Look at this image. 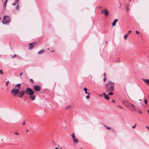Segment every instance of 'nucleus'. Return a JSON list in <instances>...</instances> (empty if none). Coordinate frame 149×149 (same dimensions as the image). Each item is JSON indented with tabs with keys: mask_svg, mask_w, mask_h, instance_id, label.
I'll use <instances>...</instances> for the list:
<instances>
[{
	"mask_svg": "<svg viewBox=\"0 0 149 149\" xmlns=\"http://www.w3.org/2000/svg\"><path fill=\"white\" fill-rule=\"evenodd\" d=\"M15 134L18 135L19 134L18 132H16L15 133Z\"/></svg>",
	"mask_w": 149,
	"mask_h": 149,
	"instance_id": "obj_43",
	"label": "nucleus"
},
{
	"mask_svg": "<svg viewBox=\"0 0 149 149\" xmlns=\"http://www.w3.org/2000/svg\"><path fill=\"white\" fill-rule=\"evenodd\" d=\"M104 14L106 17H107L109 15V13L108 12V10L107 9H104Z\"/></svg>",
	"mask_w": 149,
	"mask_h": 149,
	"instance_id": "obj_8",
	"label": "nucleus"
},
{
	"mask_svg": "<svg viewBox=\"0 0 149 149\" xmlns=\"http://www.w3.org/2000/svg\"><path fill=\"white\" fill-rule=\"evenodd\" d=\"M9 82V81H8L6 82V84L7 86H8Z\"/></svg>",
	"mask_w": 149,
	"mask_h": 149,
	"instance_id": "obj_28",
	"label": "nucleus"
},
{
	"mask_svg": "<svg viewBox=\"0 0 149 149\" xmlns=\"http://www.w3.org/2000/svg\"><path fill=\"white\" fill-rule=\"evenodd\" d=\"M129 8L128 7H127V8L126 9V11H127V12L128 11H129Z\"/></svg>",
	"mask_w": 149,
	"mask_h": 149,
	"instance_id": "obj_36",
	"label": "nucleus"
},
{
	"mask_svg": "<svg viewBox=\"0 0 149 149\" xmlns=\"http://www.w3.org/2000/svg\"><path fill=\"white\" fill-rule=\"evenodd\" d=\"M28 131H29V130H26V132H28Z\"/></svg>",
	"mask_w": 149,
	"mask_h": 149,
	"instance_id": "obj_47",
	"label": "nucleus"
},
{
	"mask_svg": "<svg viewBox=\"0 0 149 149\" xmlns=\"http://www.w3.org/2000/svg\"><path fill=\"white\" fill-rule=\"evenodd\" d=\"M15 1H16V2H18L19 1V0H15Z\"/></svg>",
	"mask_w": 149,
	"mask_h": 149,
	"instance_id": "obj_46",
	"label": "nucleus"
},
{
	"mask_svg": "<svg viewBox=\"0 0 149 149\" xmlns=\"http://www.w3.org/2000/svg\"><path fill=\"white\" fill-rule=\"evenodd\" d=\"M136 34H139V32L138 31H136Z\"/></svg>",
	"mask_w": 149,
	"mask_h": 149,
	"instance_id": "obj_34",
	"label": "nucleus"
},
{
	"mask_svg": "<svg viewBox=\"0 0 149 149\" xmlns=\"http://www.w3.org/2000/svg\"><path fill=\"white\" fill-rule=\"evenodd\" d=\"M118 19H115L114 20V21L112 23V25L113 26H114L116 25V22L118 21Z\"/></svg>",
	"mask_w": 149,
	"mask_h": 149,
	"instance_id": "obj_12",
	"label": "nucleus"
},
{
	"mask_svg": "<svg viewBox=\"0 0 149 149\" xmlns=\"http://www.w3.org/2000/svg\"><path fill=\"white\" fill-rule=\"evenodd\" d=\"M103 95L104 98L107 100H109V97L107 95H106L105 93H103Z\"/></svg>",
	"mask_w": 149,
	"mask_h": 149,
	"instance_id": "obj_11",
	"label": "nucleus"
},
{
	"mask_svg": "<svg viewBox=\"0 0 149 149\" xmlns=\"http://www.w3.org/2000/svg\"><path fill=\"white\" fill-rule=\"evenodd\" d=\"M34 88L36 91H39L40 90L41 87L39 85H36L34 86Z\"/></svg>",
	"mask_w": 149,
	"mask_h": 149,
	"instance_id": "obj_6",
	"label": "nucleus"
},
{
	"mask_svg": "<svg viewBox=\"0 0 149 149\" xmlns=\"http://www.w3.org/2000/svg\"><path fill=\"white\" fill-rule=\"evenodd\" d=\"M10 21V18L9 16L7 15L5 16L2 19V22L4 24H6L9 23Z\"/></svg>",
	"mask_w": 149,
	"mask_h": 149,
	"instance_id": "obj_3",
	"label": "nucleus"
},
{
	"mask_svg": "<svg viewBox=\"0 0 149 149\" xmlns=\"http://www.w3.org/2000/svg\"><path fill=\"white\" fill-rule=\"evenodd\" d=\"M144 103L145 104H147V100L146 99H145L144 100Z\"/></svg>",
	"mask_w": 149,
	"mask_h": 149,
	"instance_id": "obj_32",
	"label": "nucleus"
},
{
	"mask_svg": "<svg viewBox=\"0 0 149 149\" xmlns=\"http://www.w3.org/2000/svg\"><path fill=\"white\" fill-rule=\"evenodd\" d=\"M148 112L149 114V109L148 110Z\"/></svg>",
	"mask_w": 149,
	"mask_h": 149,
	"instance_id": "obj_45",
	"label": "nucleus"
},
{
	"mask_svg": "<svg viewBox=\"0 0 149 149\" xmlns=\"http://www.w3.org/2000/svg\"><path fill=\"white\" fill-rule=\"evenodd\" d=\"M30 81L31 82H32L33 83H34V81H33V79H30Z\"/></svg>",
	"mask_w": 149,
	"mask_h": 149,
	"instance_id": "obj_31",
	"label": "nucleus"
},
{
	"mask_svg": "<svg viewBox=\"0 0 149 149\" xmlns=\"http://www.w3.org/2000/svg\"><path fill=\"white\" fill-rule=\"evenodd\" d=\"M20 86V84H16L15 86V88L12 89L11 92L14 97H17L20 98H22L25 94V91L23 90L19 91L21 89Z\"/></svg>",
	"mask_w": 149,
	"mask_h": 149,
	"instance_id": "obj_1",
	"label": "nucleus"
},
{
	"mask_svg": "<svg viewBox=\"0 0 149 149\" xmlns=\"http://www.w3.org/2000/svg\"><path fill=\"white\" fill-rule=\"evenodd\" d=\"M114 83L110 81H109L106 85V92H112L114 89Z\"/></svg>",
	"mask_w": 149,
	"mask_h": 149,
	"instance_id": "obj_2",
	"label": "nucleus"
},
{
	"mask_svg": "<svg viewBox=\"0 0 149 149\" xmlns=\"http://www.w3.org/2000/svg\"><path fill=\"white\" fill-rule=\"evenodd\" d=\"M128 105L130 107H132V108L134 109L135 111H136V109L135 108V106L134 105L130 103H129Z\"/></svg>",
	"mask_w": 149,
	"mask_h": 149,
	"instance_id": "obj_9",
	"label": "nucleus"
},
{
	"mask_svg": "<svg viewBox=\"0 0 149 149\" xmlns=\"http://www.w3.org/2000/svg\"><path fill=\"white\" fill-rule=\"evenodd\" d=\"M61 148H62L61 147L60 148V149H61Z\"/></svg>",
	"mask_w": 149,
	"mask_h": 149,
	"instance_id": "obj_50",
	"label": "nucleus"
},
{
	"mask_svg": "<svg viewBox=\"0 0 149 149\" xmlns=\"http://www.w3.org/2000/svg\"><path fill=\"white\" fill-rule=\"evenodd\" d=\"M44 52H45V51L44 50H42L41 51H40L39 52H38V54H42Z\"/></svg>",
	"mask_w": 149,
	"mask_h": 149,
	"instance_id": "obj_14",
	"label": "nucleus"
},
{
	"mask_svg": "<svg viewBox=\"0 0 149 149\" xmlns=\"http://www.w3.org/2000/svg\"><path fill=\"white\" fill-rule=\"evenodd\" d=\"M25 94L27 95H33L35 93L30 88H27L25 91Z\"/></svg>",
	"mask_w": 149,
	"mask_h": 149,
	"instance_id": "obj_4",
	"label": "nucleus"
},
{
	"mask_svg": "<svg viewBox=\"0 0 149 149\" xmlns=\"http://www.w3.org/2000/svg\"><path fill=\"white\" fill-rule=\"evenodd\" d=\"M142 80L146 83L147 85L148 86H149V79H143Z\"/></svg>",
	"mask_w": 149,
	"mask_h": 149,
	"instance_id": "obj_10",
	"label": "nucleus"
},
{
	"mask_svg": "<svg viewBox=\"0 0 149 149\" xmlns=\"http://www.w3.org/2000/svg\"><path fill=\"white\" fill-rule=\"evenodd\" d=\"M54 51H51V52H54Z\"/></svg>",
	"mask_w": 149,
	"mask_h": 149,
	"instance_id": "obj_48",
	"label": "nucleus"
},
{
	"mask_svg": "<svg viewBox=\"0 0 149 149\" xmlns=\"http://www.w3.org/2000/svg\"><path fill=\"white\" fill-rule=\"evenodd\" d=\"M11 56L12 58H13L17 56V55L16 54H15L14 55H11Z\"/></svg>",
	"mask_w": 149,
	"mask_h": 149,
	"instance_id": "obj_23",
	"label": "nucleus"
},
{
	"mask_svg": "<svg viewBox=\"0 0 149 149\" xmlns=\"http://www.w3.org/2000/svg\"><path fill=\"white\" fill-rule=\"evenodd\" d=\"M112 102H113L115 103V101L114 100H112Z\"/></svg>",
	"mask_w": 149,
	"mask_h": 149,
	"instance_id": "obj_41",
	"label": "nucleus"
},
{
	"mask_svg": "<svg viewBox=\"0 0 149 149\" xmlns=\"http://www.w3.org/2000/svg\"><path fill=\"white\" fill-rule=\"evenodd\" d=\"M2 1H3V0H1Z\"/></svg>",
	"mask_w": 149,
	"mask_h": 149,
	"instance_id": "obj_51",
	"label": "nucleus"
},
{
	"mask_svg": "<svg viewBox=\"0 0 149 149\" xmlns=\"http://www.w3.org/2000/svg\"><path fill=\"white\" fill-rule=\"evenodd\" d=\"M81 149H82V148H81Z\"/></svg>",
	"mask_w": 149,
	"mask_h": 149,
	"instance_id": "obj_52",
	"label": "nucleus"
},
{
	"mask_svg": "<svg viewBox=\"0 0 149 149\" xmlns=\"http://www.w3.org/2000/svg\"><path fill=\"white\" fill-rule=\"evenodd\" d=\"M18 3V2H16V1H15V2L14 3H13L12 4L13 6L15 5L17 3Z\"/></svg>",
	"mask_w": 149,
	"mask_h": 149,
	"instance_id": "obj_19",
	"label": "nucleus"
},
{
	"mask_svg": "<svg viewBox=\"0 0 149 149\" xmlns=\"http://www.w3.org/2000/svg\"><path fill=\"white\" fill-rule=\"evenodd\" d=\"M23 74V72H21L19 74V75L20 76H22V74Z\"/></svg>",
	"mask_w": 149,
	"mask_h": 149,
	"instance_id": "obj_37",
	"label": "nucleus"
},
{
	"mask_svg": "<svg viewBox=\"0 0 149 149\" xmlns=\"http://www.w3.org/2000/svg\"><path fill=\"white\" fill-rule=\"evenodd\" d=\"M104 126L105 127L106 129H107V130H110V127L106 126L105 125Z\"/></svg>",
	"mask_w": 149,
	"mask_h": 149,
	"instance_id": "obj_24",
	"label": "nucleus"
},
{
	"mask_svg": "<svg viewBox=\"0 0 149 149\" xmlns=\"http://www.w3.org/2000/svg\"><path fill=\"white\" fill-rule=\"evenodd\" d=\"M84 90L85 91V93L86 94H87L88 93V92L87 91V88H86V87L84 88Z\"/></svg>",
	"mask_w": 149,
	"mask_h": 149,
	"instance_id": "obj_16",
	"label": "nucleus"
},
{
	"mask_svg": "<svg viewBox=\"0 0 149 149\" xmlns=\"http://www.w3.org/2000/svg\"><path fill=\"white\" fill-rule=\"evenodd\" d=\"M128 36V34H126L124 36V38L125 39H127V37Z\"/></svg>",
	"mask_w": 149,
	"mask_h": 149,
	"instance_id": "obj_21",
	"label": "nucleus"
},
{
	"mask_svg": "<svg viewBox=\"0 0 149 149\" xmlns=\"http://www.w3.org/2000/svg\"><path fill=\"white\" fill-rule=\"evenodd\" d=\"M54 149H59V148L56 147Z\"/></svg>",
	"mask_w": 149,
	"mask_h": 149,
	"instance_id": "obj_44",
	"label": "nucleus"
},
{
	"mask_svg": "<svg viewBox=\"0 0 149 149\" xmlns=\"http://www.w3.org/2000/svg\"><path fill=\"white\" fill-rule=\"evenodd\" d=\"M118 107L120 109H123V107L120 106H118Z\"/></svg>",
	"mask_w": 149,
	"mask_h": 149,
	"instance_id": "obj_35",
	"label": "nucleus"
},
{
	"mask_svg": "<svg viewBox=\"0 0 149 149\" xmlns=\"http://www.w3.org/2000/svg\"><path fill=\"white\" fill-rule=\"evenodd\" d=\"M73 141L74 143H78L79 141L77 139L74 138L73 139Z\"/></svg>",
	"mask_w": 149,
	"mask_h": 149,
	"instance_id": "obj_13",
	"label": "nucleus"
},
{
	"mask_svg": "<svg viewBox=\"0 0 149 149\" xmlns=\"http://www.w3.org/2000/svg\"><path fill=\"white\" fill-rule=\"evenodd\" d=\"M19 8V5H17V6L16 7V9L17 10H18Z\"/></svg>",
	"mask_w": 149,
	"mask_h": 149,
	"instance_id": "obj_29",
	"label": "nucleus"
},
{
	"mask_svg": "<svg viewBox=\"0 0 149 149\" xmlns=\"http://www.w3.org/2000/svg\"><path fill=\"white\" fill-rule=\"evenodd\" d=\"M139 100V101H141V99H140V100Z\"/></svg>",
	"mask_w": 149,
	"mask_h": 149,
	"instance_id": "obj_49",
	"label": "nucleus"
},
{
	"mask_svg": "<svg viewBox=\"0 0 149 149\" xmlns=\"http://www.w3.org/2000/svg\"><path fill=\"white\" fill-rule=\"evenodd\" d=\"M88 95L87 96H86V98L87 99H89V97H90L89 96V93H88Z\"/></svg>",
	"mask_w": 149,
	"mask_h": 149,
	"instance_id": "obj_26",
	"label": "nucleus"
},
{
	"mask_svg": "<svg viewBox=\"0 0 149 149\" xmlns=\"http://www.w3.org/2000/svg\"><path fill=\"white\" fill-rule=\"evenodd\" d=\"M8 1V0H6L4 2V8H5L6 7V4H7V2Z\"/></svg>",
	"mask_w": 149,
	"mask_h": 149,
	"instance_id": "obj_15",
	"label": "nucleus"
},
{
	"mask_svg": "<svg viewBox=\"0 0 149 149\" xmlns=\"http://www.w3.org/2000/svg\"><path fill=\"white\" fill-rule=\"evenodd\" d=\"M0 74H3V72L2 70V69H1L0 70Z\"/></svg>",
	"mask_w": 149,
	"mask_h": 149,
	"instance_id": "obj_22",
	"label": "nucleus"
},
{
	"mask_svg": "<svg viewBox=\"0 0 149 149\" xmlns=\"http://www.w3.org/2000/svg\"><path fill=\"white\" fill-rule=\"evenodd\" d=\"M146 127L149 130V127L148 126H146Z\"/></svg>",
	"mask_w": 149,
	"mask_h": 149,
	"instance_id": "obj_40",
	"label": "nucleus"
},
{
	"mask_svg": "<svg viewBox=\"0 0 149 149\" xmlns=\"http://www.w3.org/2000/svg\"><path fill=\"white\" fill-rule=\"evenodd\" d=\"M104 10H101V13H103V12H104Z\"/></svg>",
	"mask_w": 149,
	"mask_h": 149,
	"instance_id": "obj_39",
	"label": "nucleus"
},
{
	"mask_svg": "<svg viewBox=\"0 0 149 149\" xmlns=\"http://www.w3.org/2000/svg\"><path fill=\"white\" fill-rule=\"evenodd\" d=\"M136 123L135 125L133 126H132V127L133 128V129H134L135 128V127H136Z\"/></svg>",
	"mask_w": 149,
	"mask_h": 149,
	"instance_id": "obj_27",
	"label": "nucleus"
},
{
	"mask_svg": "<svg viewBox=\"0 0 149 149\" xmlns=\"http://www.w3.org/2000/svg\"><path fill=\"white\" fill-rule=\"evenodd\" d=\"M113 95V93L112 92H110L108 94L109 95Z\"/></svg>",
	"mask_w": 149,
	"mask_h": 149,
	"instance_id": "obj_25",
	"label": "nucleus"
},
{
	"mask_svg": "<svg viewBox=\"0 0 149 149\" xmlns=\"http://www.w3.org/2000/svg\"><path fill=\"white\" fill-rule=\"evenodd\" d=\"M36 96L34 94L33 95H29V99L32 100L33 101L36 99Z\"/></svg>",
	"mask_w": 149,
	"mask_h": 149,
	"instance_id": "obj_7",
	"label": "nucleus"
},
{
	"mask_svg": "<svg viewBox=\"0 0 149 149\" xmlns=\"http://www.w3.org/2000/svg\"><path fill=\"white\" fill-rule=\"evenodd\" d=\"M104 77H106V74L105 73H104Z\"/></svg>",
	"mask_w": 149,
	"mask_h": 149,
	"instance_id": "obj_38",
	"label": "nucleus"
},
{
	"mask_svg": "<svg viewBox=\"0 0 149 149\" xmlns=\"http://www.w3.org/2000/svg\"><path fill=\"white\" fill-rule=\"evenodd\" d=\"M37 43L36 42H34L33 43H29V49H32L34 45H36L37 44Z\"/></svg>",
	"mask_w": 149,
	"mask_h": 149,
	"instance_id": "obj_5",
	"label": "nucleus"
},
{
	"mask_svg": "<svg viewBox=\"0 0 149 149\" xmlns=\"http://www.w3.org/2000/svg\"><path fill=\"white\" fill-rule=\"evenodd\" d=\"M71 107V105H69L67 107H65V109H69V108H70Z\"/></svg>",
	"mask_w": 149,
	"mask_h": 149,
	"instance_id": "obj_20",
	"label": "nucleus"
},
{
	"mask_svg": "<svg viewBox=\"0 0 149 149\" xmlns=\"http://www.w3.org/2000/svg\"><path fill=\"white\" fill-rule=\"evenodd\" d=\"M131 31H129L128 32V33L127 34L128 35L131 33Z\"/></svg>",
	"mask_w": 149,
	"mask_h": 149,
	"instance_id": "obj_33",
	"label": "nucleus"
},
{
	"mask_svg": "<svg viewBox=\"0 0 149 149\" xmlns=\"http://www.w3.org/2000/svg\"><path fill=\"white\" fill-rule=\"evenodd\" d=\"M107 80L106 77H104L103 79V81H106Z\"/></svg>",
	"mask_w": 149,
	"mask_h": 149,
	"instance_id": "obj_30",
	"label": "nucleus"
},
{
	"mask_svg": "<svg viewBox=\"0 0 149 149\" xmlns=\"http://www.w3.org/2000/svg\"><path fill=\"white\" fill-rule=\"evenodd\" d=\"M25 122H24H24L23 123H22V125H25Z\"/></svg>",
	"mask_w": 149,
	"mask_h": 149,
	"instance_id": "obj_42",
	"label": "nucleus"
},
{
	"mask_svg": "<svg viewBox=\"0 0 149 149\" xmlns=\"http://www.w3.org/2000/svg\"><path fill=\"white\" fill-rule=\"evenodd\" d=\"M137 112L140 114H142V112L139 109L137 111Z\"/></svg>",
	"mask_w": 149,
	"mask_h": 149,
	"instance_id": "obj_17",
	"label": "nucleus"
},
{
	"mask_svg": "<svg viewBox=\"0 0 149 149\" xmlns=\"http://www.w3.org/2000/svg\"><path fill=\"white\" fill-rule=\"evenodd\" d=\"M71 136L72 138V139H74L75 138V136L74 133H73L71 134Z\"/></svg>",
	"mask_w": 149,
	"mask_h": 149,
	"instance_id": "obj_18",
	"label": "nucleus"
}]
</instances>
